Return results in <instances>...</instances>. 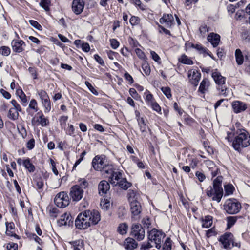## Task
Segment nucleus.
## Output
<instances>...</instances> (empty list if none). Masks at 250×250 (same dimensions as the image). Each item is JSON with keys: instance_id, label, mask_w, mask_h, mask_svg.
I'll use <instances>...</instances> for the list:
<instances>
[{"instance_id": "obj_1", "label": "nucleus", "mask_w": 250, "mask_h": 250, "mask_svg": "<svg viewBox=\"0 0 250 250\" xmlns=\"http://www.w3.org/2000/svg\"><path fill=\"white\" fill-rule=\"evenodd\" d=\"M222 177L218 176L213 183V188L209 187L206 190L208 196L211 198L212 201L220 202L223 195V190L222 188Z\"/></svg>"}, {"instance_id": "obj_2", "label": "nucleus", "mask_w": 250, "mask_h": 250, "mask_svg": "<svg viewBox=\"0 0 250 250\" xmlns=\"http://www.w3.org/2000/svg\"><path fill=\"white\" fill-rule=\"evenodd\" d=\"M250 145V136L244 129L237 132L236 135L232 142L234 149L238 151Z\"/></svg>"}, {"instance_id": "obj_3", "label": "nucleus", "mask_w": 250, "mask_h": 250, "mask_svg": "<svg viewBox=\"0 0 250 250\" xmlns=\"http://www.w3.org/2000/svg\"><path fill=\"white\" fill-rule=\"evenodd\" d=\"M92 165L95 170L102 171L103 175L105 176L106 173L111 172L112 165L107 162L104 155L96 156L92 160Z\"/></svg>"}, {"instance_id": "obj_4", "label": "nucleus", "mask_w": 250, "mask_h": 250, "mask_svg": "<svg viewBox=\"0 0 250 250\" xmlns=\"http://www.w3.org/2000/svg\"><path fill=\"white\" fill-rule=\"evenodd\" d=\"M147 233L148 240L153 243L156 248L160 249L165 234L162 231L156 229H153L152 230L148 231Z\"/></svg>"}, {"instance_id": "obj_5", "label": "nucleus", "mask_w": 250, "mask_h": 250, "mask_svg": "<svg viewBox=\"0 0 250 250\" xmlns=\"http://www.w3.org/2000/svg\"><path fill=\"white\" fill-rule=\"evenodd\" d=\"M212 77L217 84V88L219 94L225 97L227 96L229 90L225 85L226 78L216 70L212 72Z\"/></svg>"}, {"instance_id": "obj_6", "label": "nucleus", "mask_w": 250, "mask_h": 250, "mask_svg": "<svg viewBox=\"0 0 250 250\" xmlns=\"http://www.w3.org/2000/svg\"><path fill=\"white\" fill-rule=\"evenodd\" d=\"M224 209L228 214H235L240 211L241 205L235 199H229L225 202Z\"/></svg>"}, {"instance_id": "obj_7", "label": "nucleus", "mask_w": 250, "mask_h": 250, "mask_svg": "<svg viewBox=\"0 0 250 250\" xmlns=\"http://www.w3.org/2000/svg\"><path fill=\"white\" fill-rule=\"evenodd\" d=\"M86 211L80 213L75 220V226L80 229H85L89 227L91 225L89 218L87 216Z\"/></svg>"}, {"instance_id": "obj_8", "label": "nucleus", "mask_w": 250, "mask_h": 250, "mask_svg": "<svg viewBox=\"0 0 250 250\" xmlns=\"http://www.w3.org/2000/svg\"><path fill=\"white\" fill-rule=\"evenodd\" d=\"M54 203L56 205L61 208L67 206L69 204V197L64 192L58 193L54 198Z\"/></svg>"}, {"instance_id": "obj_9", "label": "nucleus", "mask_w": 250, "mask_h": 250, "mask_svg": "<svg viewBox=\"0 0 250 250\" xmlns=\"http://www.w3.org/2000/svg\"><path fill=\"white\" fill-rule=\"evenodd\" d=\"M145 229L140 224H133L131 227V235L138 241L142 240L145 237Z\"/></svg>"}, {"instance_id": "obj_10", "label": "nucleus", "mask_w": 250, "mask_h": 250, "mask_svg": "<svg viewBox=\"0 0 250 250\" xmlns=\"http://www.w3.org/2000/svg\"><path fill=\"white\" fill-rule=\"evenodd\" d=\"M111 173H106V174L109 175V181L113 186H117L118 184L122 181V179H124L123 177V173L121 171H114L113 170V167L111 168Z\"/></svg>"}, {"instance_id": "obj_11", "label": "nucleus", "mask_w": 250, "mask_h": 250, "mask_svg": "<svg viewBox=\"0 0 250 250\" xmlns=\"http://www.w3.org/2000/svg\"><path fill=\"white\" fill-rule=\"evenodd\" d=\"M233 235L231 233L228 232L221 235L219 238V241L221 243L225 249H230L231 242H232Z\"/></svg>"}, {"instance_id": "obj_12", "label": "nucleus", "mask_w": 250, "mask_h": 250, "mask_svg": "<svg viewBox=\"0 0 250 250\" xmlns=\"http://www.w3.org/2000/svg\"><path fill=\"white\" fill-rule=\"evenodd\" d=\"M70 196L73 201H80L83 195V191L77 185L73 186L71 188L70 192Z\"/></svg>"}, {"instance_id": "obj_13", "label": "nucleus", "mask_w": 250, "mask_h": 250, "mask_svg": "<svg viewBox=\"0 0 250 250\" xmlns=\"http://www.w3.org/2000/svg\"><path fill=\"white\" fill-rule=\"evenodd\" d=\"M188 76L190 83L197 86L201 78V73L196 69H191L188 71Z\"/></svg>"}, {"instance_id": "obj_14", "label": "nucleus", "mask_w": 250, "mask_h": 250, "mask_svg": "<svg viewBox=\"0 0 250 250\" xmlns=\"http://www.w3.org/2000/svg\"><path fill=\"white\" fill-rule=\"evenodd\" d=\"M88 218H89L92 225H95L98 223L101 220V216L99 212L95 209L86 210Z\"/></svg>"}, {"instance_id": "obj_15", "label": "nucleus", "mask_w": 250, "mask_h": 250, "mask_svg": "<svg viewBox=\"0 0 250 250\" xmlns=\"http://www.w3.org/2000/svg\"><path fill=\"white\" fill-rule=\"evenodd\" d=\"M231 106L235 113H239L245 111L247 108L246 103L240 101H234L232 102Z\"/></svg>"}, {"instance_id": "obj_16", "label": "nucleus", "mask_w": 250, "mask_h": 250, "mask_svg": "<svg viewBox=\"0 0 250 250\" xmlns=\"http://www.w3.org/2000/svg\"><path fill=\"white\" fill-rule=\"evenodd\" d=\"M84 5L85 3L83 0H73L72 3V10L75 14L79 15L83 12Z\"/></svg>"}, {"instance_id": "obj_17", "label": "nucleus", "mask_w": 250, "mask_h": 250, "mask_svg": "<svg viewBox=\"0 0 250 250\" xmlns=\"http://www.w3.org/2000/svg\"><path fill=\"white\" fill-rule=\"evenodd\" d=\"M159 22L162 24H164L167 28H171L174 24V18L172 14H164L160 18Z\"/></svg>"}, {"instance_id": "obj_18", "label": "nucleus", "mask_w": 250, "mask_h": 250, "mask_svg": "<svg viewBox=\"0 0 250 250\" xmlns=\"http://www.w3.org/2000/svg\"><path fill=\"white\" fill-rule=\"evenodd\" d=\"M11 46L13 51L20 53L24 50L25 44L22 40H15L12 41Z\"/></svg>"}, {"instance_id": "obj_19", "label": "nucleus", "mask_w": 250, "mask_h": 250, "mask_svg": "<svg viewBox=\"0 0 250 250\" xmlns=\"http://www.w3.org/2000/svg\"><path fill=\"white\" fill-rule=\"evenodd\" d=\"M130 210L134 217L138 216L142 211L140 203L137 201L130 203Z\"/></svg>"}, {"instance_id": "obj_20", "label": "nucleus", "mask_w": 250, "mask_h": 250, "mask_svg": "<svg viewBox=\"0 0 250 250\" xmlns=\"http://www.w3.org/2000/svg\"><path fill=\"white\" fill-rule=\"evenodd\" d=\"M207 39L214 47H217L220 42V35L214 33H210L208 35Z\"/></svg>"}, {"instance_id": "obj_21", "label": "nucleus", "mask_w": 250, "mask_h": 250, "mask_svg": "<svg viewBox=\"0 0 250 250\" xmlns=\"http://www.w3.org/2000/svg\"><path fill=\"white\" fill-rule=\"evenodd\" d=\"M137 243L136 241L130 237H128L124 241V248L127 250H133L137 247Z\"/></svg>"}, {"instance_id": "obj_22", "label": "nucleus", "mask_w": 250, "mask_h": 250, "mask_svg": "<svg viewBox=\"0 0 250 250\" xmlns=\"http://www.w3.org/2000/svg\"><path fill=\"white\" fill-rule=\"evenodd\" d=\"M110 189V185L108 182L105 180L101 181L98 185L99 193L101 195L106 193L107 191Z\"/></svg>"}, {"instance_id": "obj_23", "label": "nucleus", "mask_w": 250, "mask_h": 250, "mask_svg": "<svg viewBox=\"0 0 250 250\" xmlns=\"http://www.w3.org/2000/svg\"><path fill=\"white\" fill-rule=\"evenodd\" d=\"M72 217L69 213H65L61 216V218L58 221L60 225H70L71 222Z\"/></svg>"}, {"instance_id": "obj_24", "label": "nucleus", "mask_w": 250, "mask_h": 250, "mask_svg": "<svg viewBox=\"0 0 250 250\" xmlns=\"http://www.w3.org/2000/svg\"><path fill=\"white\" fill-rule=\"evenodd\" d=\"M37 115H39L37 122L41 125L42 126H45L49 124L48 119L45 117L42 111L38 112Z\"/></svg>"}, {"instance_id": "obj_25", "label": "nucleus", "mask_w": 250, "mask_h": 250, "mask_svg": "<svg viewBox=\"0 0 250 250\" xmlns=\"http://www.w3.org/2000/svg\"><path fill=\"white\" fill-rule=\"evenodd\" d=\"M235 57L236 62L238 65H241L243 63L244 60V56L240 49H236L235 51Z\"/></svg>"}, {"instance_id": "obj_26", "label": "nucleus", "mask_w": 250, "mask_h": 250, "mask_svg": "<svg viewBox=\"0 0 250 250\" xmlns=\"http://www.w3.org/2000/svg\"><path fill=\"white\" fill-rule=\"evenodd\" d=\"M139 197L137 191L134 190L129 189L127 192V198L129 203L138 200Z\"/></svg>"}, {"instance_id": "obj_27", "label": "nucleus", "mask_w": 250, "mask_h": 250, "mask_svg": "<svg viewBox=\"0 0 250 250\" xmlns=\"http://www.w3.org/2000/svg\"><path fill=\"white\" fill-rule=\"evenodd\" d=\"M212 224V217L210 215L205 216L202 219V227L208 228L211 226Z\"/></svg>"}, {"instance_id": "obj_28", "label": "nucleus", "mask_w": 250, "mask_h": 250, "mask_svg": "<svg viewBox=\"0 0 250 250\" xmlns=\"http://www.w3.org/2000/svg\"><path fill=\"white\" fill-rule=\"evenodd\" d=\"M19 112L15 108H11L9 110L7 117L12 120H16L19 117Z\"/></svg>"}, {"instance_id": "obj_29", "label": "nucleus", "mask_w": 250, "mask_h": 250, "mask_svg": "<svg viewBox=\"0 0 250 250\" xmlns=\"http://www.w3.org/2000/svg\"><path fill=\"white\" fill-rule=\"evenodd\" d=\"M144 97L145 98L146 102L147 103L148 105L155 101L153 95L148 90H146L144 92Z\"/></svg>"}, {"instance_id": "obj_30", "label": "nucleus", "mask_w": 250, "mask_h": 250, "mask_svg": "<svg viewBox=\"0 0 250 250\" xmlns=\"http://www.w3.org/2000/svg\"><path fill=\"white\" fill-rule=\"evenodd\" d=\"M23 165L29 172H33L35 170V166L30 162L29 158H27L23 161Z\"/></svg>"}, {"instance_id": "obj_31", "label": "nucleus", "mask_w": 250, "mask_h": 250, "mask_svg": "<svg viewBox=\"0 0 250 250\" xmlns=\"http://www.w3.org/2000/svg\"><path fill=\"white\" fill-rule=\"evenodd\" d=\"M122 189L124 190H127L130 188L132 184L131 183L128 182L125 178L122 179V181L119 182L118 185Z\"/></svg>"}, {"instance_id": "obj_32", "label": "nucleus", "mask_w": 250, "mask_h": 250, "mask_svg": "<svg viewBox=\"0 0 250 250\" xmlns=\"http://www.w3.org/2000/svg\"><path fill=\"white\" fill-rule=\"evenodd\" d=\"M209 86V82L207 79H204L201 82L199 88V91L202 93H204L205 91L208 88Z\"/></svg>"}, {"instance_id": "obj_33", "label": "nucleus", "mask_w": 250, "mask_h": 250, "mask_svg": "<svg viewBox=\"0 0 250 250\" xmlns=\"http://www.w3.org/2000/svg\"><path fill=\"white\" fill-rule=\"evenodd\" d=\"M16 94L19 97L21 100L22 104L24 106L26 105L27 103L26 96L23 92L21 89H18L16 91Z\"/></svg>"}, {"instance_id": "obj_34", "label": "nucleus", "mask_w": 250, "mask_h": 250, "mask_svg": "<svg viewBox=\"0 0 250 250\" xmlns=\"http://www.w3.org/2000/svg\"><path fill=\"white\" fill-rule=\"evenodd\" d=\"M180 62L183 64L188 65H192L193 64V61L187 55L183 54L179 59Z\"/></svg>"}, {"instance_id": "obj_35", "label": "nucleus", "mask_w": 250, "mask_h": 250, "mask_svg": "<svg viewBox=\"0 0 250 250\" xmlns=\"http://www.w3.org/2000/svg\"><path fill=\"white\" fill-rule=\"evenodd\" d=\"M43 106L44 107V112L48 113L51 110V104L49 98L42 102Z\"/></svg>"}, {"instance_id": "obj_36", "label": "nucleus", "mask_w": 250, "mask_h": 250, "mask_svg": "<svg viewBox=\"0 0 250 250\" xmlns=\"http://www.w3.org/2000/svg\"><path fill=\"white\" fill-rule=\"evenodd\" d=\"M199 30L200 36L203 38H205L207 35V33L209 32L210 28L207 25L204 24L201 25Z\"/></svg>"}, {"instance_id": "obj_37", "label": "nucleus", "mask_w": 250, "mask_h": 250, "mask_svg": "<svg viewBox=\"0 0 250 250\" xmlns=\"http://www.w3.org/2000/svg\"><path fill=\"white\" fill-rule=\"evenodd\" d=\"M225 195H230L233 194L234 187L231 184H227L224 186Z\"/></svg>"}, {"instance_id": "obj_38", "label": "nucleus", "mask_w": 250, "mask_h": 250, "mask_svg": "<svg viewBox=\"0 0 250 250\" xmlns=\"http://www.w3.org/2000/svg\"><path fill=\"white\" fill-rule=\"evenodd\" d=\"M6 233L9 236H12L13 230L15 229V225L13 222L6 223Z\"/></svg>"}, {"instance_id": "obj_39", "label": "nucleus", "mask_w": 250, "mask_h": 250, "mask_svg": "<svg viewBox=\"0 0 250 250\" xmlns=\"http://www.w3.org/2000/svg\"><path fill=\"white\" fill-rule=\"evenodd\" d=\"M17 129L21 137L23 138H25L27 136V132L23 125L21 124H18L17 125Z\"/></svg>"}, {"instance_id": "obj_40", "label": "nucleus", "mask_w": 250, "mask_h": 250, "mask_svg": "<svg viewBox=\"0 0 250 250\" xmlns=\"http://www.w3.org/2000/svg\"><path fill=\"white\" fill-rule=\"evenodd\" d=\"M128 225L124 223L120 224L118 228V232L122 235L125 234L127 232Z\"/></svg>"}, {"instance_id": "obj_41", "label": "nucleus", "mask_w": 250, "mask_h": 250, "mask_svg": "<svg viewBox=\"0 0 250 250\" xmlns=\"http://www.w3.org/2000/svg\"><path fill=\"white\" fill-rule=\"evenodd\" d=\"M142 68L146 75L148 76L150 75L151 72L150 68L146 62H145L142 63Z\"/></svg>"}, {"instance_id": "obj_42", "label": "nucleus", "mask_w": 250, "mask_h": 250, "mask_svg": "<svg viewBox=\"0 0 250 250\" xmlns=\"http://www.w3.org/2000/svg\"><path fill=\"white\" fill-rule=\"evenodd\" d=\"M191 47L199 51L200 53H206L208 51L207 48H204L201 44H194L192 43Z\"/></svg>"}, {"instance_id": "obj_43", "label": "nucleus", "mask_w": 250, "mask_h": 250, "mask_svg": "<svg viewBox=\"0 0 250 250\" xmlns=\"http://www.w3.org/2000/svg\"><path fill=\"white\" fill-rule=\"evenodd\" d=\"M35 182L36 185V188L38 190H42L44 182L42 177H38L35 179Z\"/></svg>"}, {"instance_id": "obj_44", "label": "nucleus", "mask_w": 250, "mask_h": 250, "mask_svg": "<svg viewBox=\"0 0 250 250\" xmlns=\"http://www.w3.org/2000/svg\"><path fill=\"white\" fill-rule=\"evenodd\" d=\"M37 94L39 96L41 102L49 98L46 92L43 90H38Z\"/></svg>"}, {"instance_id": "obj_45", "label": "nucleus", "mask_w": 250, "mask_h": 250, "mask_svg": "<svg viewBox=\"0 0 250 250\" xmlns=\"http://www.w3.org/2000/svg\"><path fill=\"white\" fill-rule=\"evenodd\" d=\"M10 52V49L7 46H3L0 47V54L3 56H7Z\"/></svg>"}, {"instance_id": "obj_46", "label": "nucleus", "mask_w": 250, "mask_h": 250, "mask_svg": "<svg viewBox=\"0 0 250 250\" xmlns=\"http://www.w3.org/2000/svg\"><path fill=\"white\" fill-rule=\"evenodd\" d=\"M50 3V0H41L40 5L45 11H47L49 10Z\"/></svg>"}, {"instance_id": "obj_47", "label": "nucleus", "mask_w": 250, "mask_h": 250, "mask_svg": "<svg viewBox=\"0 0 250 250\" xmlns=\"http://www.w3.org/2000/svg\"><path fill=\"white\" fill-rule=\"evenodd\" d=\"M29 107L30 109L34 110L35 112H37L39 110V108L38 107L37 102L35 99H32L29 104Z\"/></svg>"}, {"instance_id": "obj_48", "label": "nucleus", "mask_w": 250, "mask_h": 250, "mask_svg": "<svg viewBox=\"0 0 250 250\" xmlns=\"http://www.w3.org/2000/svg\"><path fill=\"white\" fill-rule=\"evenodd\" d=\"M138 122L140 126V130L142 132L146 131V126L144 120L142 118L138 119Z\"/></svg>"}, {"instance_id": "obj_49", "label": "nucleus", "mask_w": 250, "mask_h": 250, "mask_svg": "<svg viewBox=\"0 0 250 250\" xmlns=\"http://www.w3.org/2000/svg\"><path fill=\"white\" fill-rule=\"evenodd\" d=\"M237 219L236 217L229 216L227 217V226L228 228H230L234 225L236 222Z\"/></svg>"}, {"instance_id": "obj_50", "label": "nucleus", "mask_w": 250, "mask_h": 250, "mask_svg": "<svg viewBox=\"0 0 250 250\" xmlns=\"http://www.w3.org/2000/svg\"><path fill=\"white\" fill-rule=\"evenodd\" d=\"M154 111H156L159 114H161V108L158 104L155 101L152 104L149 105Z\"/></svg>"}, {"instance_id": "obj_51", "label": "nucleus", "mask_w": 250, "mask_h": 250, "mask_svg": "<svg viewBox=\"0 0 250 250\" xmlns=\"http://www.w3.org/2000/svg\"><path fill=\"white\" fill-rule=\"evenodd\" d=\"M154 244L153 243H151L150 241L148 240L147 242H144L142 244L141 247V250H148L151 248H152L154 246Z\"/></svg>"}, {"instance_id": "obj_52", "label": "nucleus", "mask_w": 250, "mask_h": 250, "mask_svg": "<svg viewBox=\"0 0 250 250\" xmlns=\"http://www.w3.org/2000/svg\"><path fill=\"white\" fill-rule=\"evenodd\" d=\"M130 2L135 5L136 7H138L141 10H145V8L143 4H142L140 0H130Z\"/></svg>"}, {"instance_id": "obj_53", "label": "nucleus", "mask_w": 250, "mask_h": 250, "mask_svg": "<svg viewBox=\"0 0 250 250\" xmlns=\"http://www.w3.org/2000/svg\"><path fill=\"white\" fill-rule=\"evenodd\" d=\"M76 185L79 187L83 191V189L87 188L88 186V183L85 179H83L79 181V185Z\"/></svg>"}, {"instance_id": "obj_54", "label": "nucleus", "mask_w": 250, "mask_h": 250, "mask_svg": "<svg viewBox=\"0 0 250 250\" xmlns=\"http://www.w3.org/2000/svg\"><path fill=\"white\" fill-rule=\"evenodd\" d=\"M161 90L167 98H170L171 97V90L169 87H163L161 88Z\"/></svg>"}, {"instance_id": "obj_55", "label": "nucleus", "mask_w": 250, "mask_h": 250, "mask_svg": "<svg viewBox=\"0 0 250 250\" xmlns=\"http://www.w3.org/2000/svg\"><path fill=\"white\" fill-rule=\"evenodd\" d=\"M85 84L88 88L89 90L90 91L91 93H92L95 95H98V92L94 88V87L92 85V84L88 82L85 81Z\"/></svg>"}, {"instance_id": "obj_56", "label": "nucleus", "mask_w": 250, "mask_h": 250, "mask_svg": "<svg viewBox=\"0 0 250 250\" xmlns=\"http://www.w3.org/2000/svg\"><path fill=\"white\" fill-rule=\"evenodd\" d=\"M171 240L169 238H167L163 245L164 250H171Z\"/></svg>"}, {"instance_id": "obj_57", "label": "nucleus", "mask_w": 250, "mask_h": 250, "mask_svg": "<svg viewBox=\"0 0 250 250\" xmlns=\"http://www.w3.org/2000/svg\"><path fill=\"white\" fill-rule=\"evenodd\" d=\"M29 22L33 27H34L36 29L39 30H42V26L37 21L34 20H29Z\"/></svg>"}, {"instance_id": "obj_58", "label": "nucleus", "mask_w": 250, "mask_h": 250, "mask_svg": "<svg viewBox=\"0 0 250 250\" xmlns=\"http://www.w3.org/2000/svg\"><path fill=\"white\" fill-rule=\"evenodd\" d=\"M142 223L145 228L146 227L147 229H149L151 227V221L147 217L144 218L142 221Z\"/></svg>"}, {"instance_id": "obj_59", "label": "nucleus", "mask_w": 250, "mask_h": 250, "mask_svg": "<svg viewBox=\"0 0 250 250\" xmlns=\"http://www.w3.org/2000/svg\"><path fill=\"white\" fill-rule=\"evenodd\" d=\"M140 19L138 17L132 16L130 19L129 22L132 25H136L139 23Z\"/></svg>"}, {"instance_id": "obj_60", "label": "nucleus", "mask_w": 250, "mask_h": 250, "mask_svg": "<svg viewBox=\"0 0 250 250\" xmlns=\"http://www.w3.org/2000/svg\"><path fill=\"white\" fill-rule=\"evenodd\" d=\"M137 56L141 59L145 60L146 58V55L144 52H143L140 49L136 48L135 50Z\"/></svg>"}, {"instance_id": "obj_61", "label": "nucleus", "mask_w": 250, "mask_h": 250, "mask_svg": "<svg viewBox=\"0 0 250 250\" xmlns=\"http://www.w3.org/2000/svg\"><path fill=\"white\" fill-rule=\"evenodd\" d=\"M11 103L12 105L13 106V107L12 108H15V109L17 110L18 111H19L20 112L21 111V107L16 100H12L11 101Z\"/></svg>"}, {"instance_id": "obj_62", "label": "nucleus", "mask_w": 250, "mask_h": 250, "mask_svg": "<svg viewBox=\"0 0 250 250\" xmlns=\"http://www.w3.org/2000/svg\"><path fill=\"white\" fill-rule=\"evenodd\" d=\"M110 42L111 46L113 49H116L118 47L119 45V42L117 41V40L112 39L110 40Z\"/></svg>"}, {"instance_id": "obj_63", "label": "nucleus", "mask_w": 250, "mask_h": 250, "mask_svg": "<svg viewBox=\"0 0 250 250\" xmlns=\"http://www.w3.org/2000/svg\"><path fill=\"white\" fill-rule=\"evenodd\" d=\"M158 28H159V32L160 33H164L166 35H170V31L166 29L164 26H163L161 25H159Z\"/></svg>"}, {"instance_id": "obj_64", "label": "nucleus", "mask_w": 250, "mask_h": 250, "mask_svg": "<svg viewBox=\"0 0 250 250\" xmlns=\"http://www.w3.org/2000/svg\"><path fill=\"white\" fill-rule=\"evenodd\" d=\"M68 119V117L66 116H62L60 119V122L62 127H65L66 123Z\"/></svg>"}]
</instances>
